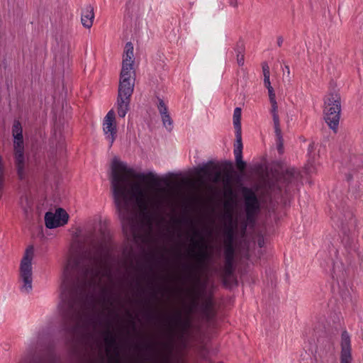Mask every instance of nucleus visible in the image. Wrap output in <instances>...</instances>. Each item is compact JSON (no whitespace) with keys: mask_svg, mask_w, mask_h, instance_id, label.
<instances>
[{"mask_svg":"<svg viewBox=\"0 0 363 363\" xmlns=\"http://www.w3.org/2000/svg\"><path fill=\"white\" fill-rule=\"evenodd\" d=\"M298 177V172L294 168L288 169L283 176L284 182L292 184L297 180Z\"/></svg>","mask_w":363,"mask_h":363,"instance_id":"obj_18","label":"nucleus"},{"mask_svg":"<svg viewBox=\"0 0 363 363\" xmlns=\"http://www.w3.org/2000/svg\"><path fill=\"white\" fill-rule=\"evenodd\" d=\"M286 69H288V72H289V67H286Z\"/></svg>","mask_w":363,"mask_h":363,"instance_id":"obj_29","label":"nucleus"},{"mask_svg":"<svg viewBox=\"0 0 363 363\" xmlns=\"http://www.w3.org/2000/svg\"><path fill=\"white\" fill-rule=\"evenodd\" d=\"M241 108H235L233 113V125L235 129V133L241 134Z\"/></svg>","mask_w":363,"mask_h":363,"instance_id":"obj_17","label":"nucleus"},{"mask_svg":"<svg viewBox=\"0 0 363 363\" xmlns=\"http://www.w3.org/2000/svg\"><path fill=\"white\" fill-rule=\"evenodd\" d=\"M104 279H110L107 271H102L101 267L94 264L82 271V279L77 291L78 297L72 306L73 316L72 321L79 325L82 319L95 307L96 294H105L106 286Z\"/></svg>","mask_w":363,"mask_h":363,"instance_id":"obj_2","label":"nucleus"},{"mask_svg":"<svg viewBox=\"0 0 363 363\" xmlns=\"http://www.w3.org/2000/svg\"><path fill=\"white\" fill-rule=\"evenodd\" d=\"M111 188L124 231L137 237L146 218L162 209L170 200L169 191L152 188L160 182L153 172H137L118 157L111 161Z\"/></svg>","mask_w":363,"mask_h":363,"instance_id":"obj_1","label":"nucleus"},{"mask_svg":"<svg viewBox=\"0 0 363 363\" xmlns=\"http://www.w3.org/2000/svg\"><path fill=\"white\" fill-rule=\"evenodd\" d=\"M15 164L19 178L23 179L25 176V157H15Z\"/></svg>","mask_w":363,"mask_h":363,"instance_id":"obj_19","label":"nucleus"},{"mask_svg":"<svg viewBox=\"0 0 363 363\" xmlns=\"http://www.w3.org/2000/svg\"><path fill=\"white\" fill-rule=\"evenodd\" d=\"M265 87L268 90V94L269 98L270 103L276 102V96L275 92L274 91L273 87L271 86V82H269V84H264Z\"/></svg>","mask_w":363,"mask_h":363,"instance_id":"obj_22","label":"nucleus"},{"mask_svg":"<svg viewBox=\"0 0 363 363\" xmlns=\"http://www.w3.org/2000/svg\"><path fill=\"white\" fill-rule=\"evenodd\" d=\"M69 219V215L62 208H57L55 213L48 212L45 214V225L48 228H55L65 225Z\"/></svg>","mask_w":363,"mask_h":363,"instance_id":"obj_6","label":"nucleus"},{"mask_svg":"<svg viewBox=\"0 0 363 363\" xmlns=\"http://www.w3.org/2000/svg\"><path fill=\"white\" fill-rule=\"evenodd\" d=\"M237 62L239 66H242L244 65V55L242 54H238L237 56Z\"/></svg>","mask_w":363,"mask_h":363,"instance_id":"obj_25","label":"nucleus"},{"mask_svg":"<svg viewBox=\"0 0 363 363\" xmlns=\"http://www.w3.org/2000/svg\"><path fill=\"white\" fill-rule=\"evenodd\" d=\"M134 89V78L120 77L118 94L119 96H131Z\"/></svg>","mask_w":363,"mask_h":363,"instance_id":"obj_9","label":"nucleus"},{"mask_svg":"<svg viewBox=\"0 0 363 363\" xmlns=\"http://www.w3.org/2000/svg\"><path fill=\"white\" fill-rule=\"evenodd\" d=\"M262 71L264 74V84H269V82H270V72L267 64H263Z\"/></svg>","mask_w":363,"mask_h":363,"instance_id":"obj_23","label":"nucleus"},{"mask_svg":"<svg viewBox=\"0 0 363 363\" xmlns=\"http://www.w3.org/2000/svg\"><path fill=\"white\" fill-rule=\"evenodd\" d=\"M229 4L231 6L236 8L238 6V0H229Z\"/></svg>","mask_w":363,"mask_h":363,"instance_id":"obj_28","label":"nucleus"},{"mask_svg":"<svg viewBox=\"0 0 363 363\" xmlns=\"http://www.w3.org/2000/svg\"><path fill=\"white\" fill-rule=\"evenodd\" d=\"M323 113L326 123L336 133L340 113V97L338 94L331 92L325 96Z\"/></svg>","mask_w":363,"mask_h":363,"instance_id":"obj_3","label":"nucleus"},{"mask_svg":"<svg viewBox=\"0 0 363 363\" xmlns=\"http://www.w3.org/2000/svg\"><path fill=\"white\" fill-rule=\"evenodd\" d=\"M103 133L110 146L117 138V124L116 114L113 109L110 110L104 117L102 123Z\"/></svg>","mask_w":363,"mask_h":363,"instance_id":"obj_5","label":"nucleus"},{"mask_svg":"<svg viewBox=\"0 0 363 363\" xmlns=\"http://www.w3.org/2000/svg\"><path fill=\"white\" fill-rule=\"evenodd\" d=\"M341 363H351V344L350 337L348 333L344 331L341 335Z\"/></svg>","mask_w":363,"mask_h":363,"instance_id":"obj_8","label":"nucleus"},{"mask_svg":"<svg viewBox=\"0 0 363 363\" xmlns=\"http://www.w3.org/2000/svg\"><path fill=\"white\" fill-rule=\"evenodd\" d=\"M235 162H236V165H237V167L242 171L245 167V162L242 160V156L240 158H238V157H235Z\"/></svg>","mask_w":363,"mask_h":363,"instance_id":"obj_24","label":"nucleus"},{"mask_svg":"<svg viewBox=\"0 0 363 363\" xmlns=\"http://www.w3.org/2000/svg\"><path fill=\"white\" fill-rule=\"evenodd\" d=\"M130 96L118 95L116 103L117 113L119 117L124 118L129 110Z\"/></svg>","mask_w":363,"mask_h":363,"instance_id":"obj_14","label":"nucleus"},{"mask_svg":"<svg viewBox=\"0 0 363 363\" xmlns=\"http://www.w3.org/2000/svg\"><path fill=\"white\" fill-rule=\"evenodd\" d=\"M221 177H221L220 172H218L217 174L215 176V178H214L213 181L215 182H219L220 181V179H221Z\"/></svg>","mask_w":363,"mask_h":363,"instance_id":"obj_27","label":"nucleus"},{"mask_svg":"<svg viewBox=\"0 0 363 363\" xmlns=\"http://www.w3.org/2000/svg\"><path fill=\"white\" fill-rule=\"evenodd\" d=\"M94 12L91 5L85 6L82 11L81 21L84 27L90 28L94 23Z\"/></svg>","mask_w":363,"mask_h":363,"instance_id":"obj_11","label":"nucleus"},{"mask_svg":"<svg viewBox=\"0 0 363 363\" xmlns=\"http://www.w3.org/2000/svg\"><path fill=\"white\" fill-rule=\"evenodd\" d=\"M158 111L160 113L164 126L166 128L171 130L172 126V121L168 113L167 107L164 102L162 100L159 101Z\"/></svg>","mask_w":363,"mask_h":363,"instance_id":"obj_15","label":"nucleus"},{"mask_svg":"<svg viewBox=\"0 0 363 363\" xmlns=\"http://www.w3.org/2000/svg\"><path fill=\"white\" fill-rule=\"evenodd\" d=\"M134 62L135 57L133 45L131 43L128 42L125 45L123 49L122 55V63L134 65Z\"/></svg>","mask_w":363,"mask_h":363,"instance_id":"obj_16","label":"nucleus"},{"mask_svg":"<svg viewBox=\"0 0 363 363\" xmlns=\"http://www.w3.org/2000/svg\"><path fill=\"white\" fill-rule=\"evenodd\" d=\"M77 261L74 257H69L67 259L62 271L65 281H68L77 272Z\"/></svg>","mask_w":363,"mask_h":363,"instance_id":"obj_13","label":"nucleus"},{"mask_svg":"<svg viewBox=\"0 0 363 363\" xmlns=\"http://www.w3.org/2000/svg\"><path fill=\"white\" fill-rule=\"evenodd\" d=\"M236 138H237V144L235 145V147L234 149V155H235V157L240 158L242 156V140H241V134H240V135L236 134Z\"/></svg>","mask_w":363,"mask_h":363,"instance_id":"obj_21","label":"nucleus"},{"mask_svg":"<svg viewBox=\"0 0 363 363\" xmlns=\"http://www.w3.org/2000/svg\"><path fill=\"white\" fill-rule=\"evenodd\" d=\"M106 340L108 344H111L113 342V338L111 335L107 333L106 337Z\"/></svg>","mask_w":363,"mask_h":363,"instance_id":"obj_26","label":"nucleus"},{"mask_svg":"<svg viewBox=\"0 0 363 363\" xmlns=\"http://www.w3.org/2000/svg\"><path fill=\"white\" fill-rule=\"evenodd\" d=\"M245 206L247 216H252L258 208V201L254 193L247 191L245 194Z\"/></svg>","mask_w":363,"mask_h":363,"instance_id":"obj_12","label":"nucleus"},{"mask_svg":"<svg viewBox=\"0 0 363 363\" xmlns=\"http://www.w3.org/2000/svg\"><path fill=\"white\" fill-rule=\"evenodd\" d=\"M271 105H272V108H271L270 112L272 116L274 130H275L276 136L278 140V148H279V150H280L281 147V145H282V142H281V129L279 127L278 106H277V101L274 102V103H271Z\"/></svg>","mask_w":363,"mask_h":363,"instance_id":"obj_10","label":"nucleus"},{"mask_svg":"<svg viewBox=\"0 0 363 363\" xmlns=\"http://www.w3.org/2000/svg\"><path fill=\"white\" fill-rule=\"evenodd\" d=\"M133 64H123L121 67L120 77H133Z\"/></svg>","mask_w":363,"mask_h":363,"instance_id":"obj_20","label":"nucleus"},{"mask_svg":"<svg viewBox=\"0 0 363 363\" xmlns=\"http://www.w3.org/2000/svg\"><path fill=\"white\" fill-rule=\"evenodd\" d=\"M34 257V249L33 246L26 248L21 259L19 268V280L21 290L23 293L28 294L33 288V266L32 262Z\"/></svg>","mask_w":363,"mask_h":363,"instance_id":"obj_4","label":"nucleus"},{"mask_svg":"<svg viewBox=\"0 0 363 363\" xmlns=\"http://www.w3.org/2000/svg\"><path fill=\"white\" fill-rule=\"evenodd\" d=\"M13 137L14 157H24V144L23 138V130L21 123L15 121L12 128Z\"/></svg>","mask_w":363,"mask_h":363,"instance_id":"obj_7","label":"nucleus"}]
</instances>
